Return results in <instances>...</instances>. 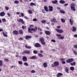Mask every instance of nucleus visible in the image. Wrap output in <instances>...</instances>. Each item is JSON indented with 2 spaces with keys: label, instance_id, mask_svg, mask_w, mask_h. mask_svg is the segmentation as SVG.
<instances>
[{
  "label": "nucleus",
  "instance_id": "f257e3e1",
  "mask_svg": "<svg viewBox=\"0 0 77 77\" xmlns=\"http://www.w3.org/2000/svg\"><path fill=\"white\" fill-rule=\"evenodd\" d=\"M75 4L74 3L70 4V8L73 11H75Z\"/></svg>",
  "mask_w": 77,
  "mask_h": 77
},
{
  "label": "nucleus",
  "instance_id": "f03ea898",
  "mask_svg": "<svg viewBox=\"0 0 77 77\" xmlns=\"http://www.w3.org/2000/svg\"><path fill=\"white\" fill-rule=\"evenodd\" d=\"M56 36L58 37V39H64V36H62L60 34H57Z\"/></svg>",
  "mask_w": 77,
  "mask_h": 77
},
{
  "label": "nucleus",
  "instance_id": "7ed1b4c3",
  "mask_svg": "<svg viewBox=\"0 0 77 77\" xmlns=\"http://www.w3.org/2000/svg\"><path fill=\"white\" fill-rule=\"evenodd\" d=\"M73 61H74V59L73 58H70L67 60L66 62L67 63H71V62H73Z\"/></svg>",
  "mask_w": 77,
  "mask_h": 77
},
{
  "label": "nucleus",
  "instance_id": "20e7f679",
  "mask_svg": "<svg viewBox=\"0 0 77 77\" xmlns=\"http://www.w3.org/2000/svg\"><path fill=\"white\" fill-rule=\"evenodd\" d=\"M56 31L58 32V33H63V30L61 29H57Z\"/></svg>",
  "mask_w": 77,
  "mask_h": 77
},
{
  "label": "nucleus",
  "instance_id": "39448f33",
  "mask_svg": "<svg viewBox=\"0 0 77 77\" xmlns=\"http://www.w3.org/2000/svg\"><path fill=\"white\" fill-rule=\"evenodd\" d=\"M48 8H49V11H50V12H51V11H53V7L51 6H48Z\"/></svg>",
  "mask_w": 77,
  "mask_h": 77
},
{
  "label": "nucleus",
  "instance_id": "423d86ee",
  "mask_svg": "<svg viewBox=\"0 0 77 77\" xmlns=\"http://www.w3.org/2000/svg\"><path fill=\"white\" fill-rule=\"evenodd\" d=\"M17 21L19 23H22V24H24V21H23V20L22 19H20Z\"/></svg>",
  "mask_w": 77,
  "mask_h": 77
},
{
  "label": "nucleus",
  "instance_id": "0eeeda50",
  "mask_svg": "<svg viewBox=\"0 0 77 77\" xmlns=\"http://www.w3.org/2000/svg\"><path fill=\"white\" fill-rule=\"evenodd\" d=\"M22 60L23 61H24L25 62L27 60V57L25 56H23L22 58Z\"/></svg>",
  "mask_w": 77,
  "mask_h": 77
},
{
  "label": "nucleus",
  "instance_id": "6e6552de",
  "mask_svg": "<svg viewBox=\"0 0 77 77\" xmlns=\"http://www.w3.org/2000/svg\"><path fill=\"white\" fill-rule=\"evenodd\" d=\"M64 69L65 70V72H67V73H69V72H68V71H69V69L67 67H66Z\"/></svg>",
  "mask_w": 77,
  "mask_h": 77
},
{
  "label": "nucleus",
  "instance_id": "1a4fd4ad",
  "mask_svg": "<svg viewBox=\"0 0 77 77\" xmlns=\"http://www.w3.org/2000/svg\"><path fill=\"white\" fill-rule=\"evenodd\" d=\"M54 65L55 66H58L59 65V62L57 61H55L54 63Z\"/></svg>",
  "mask_w": 77,
  "mask_h": 77
},
{
  "label": "nucleus",
  "instance_id": "9d476101",
  "mask_svg": "<svg viewBox=\"0 0 77 77\" xmlns=\"http://www.w3.org/2000/svg\"><path fill=\"white\" fill-rule=\"evenodd\" d=\"M5 15V13L4 12H1L0 13V16L1 17H4Z\"/></svg>",
  "mask_w": 77,
  "mask_h": 77
},
{
  "label": "nucleus",
  "instance_id": "9b49d317",
  "mask_svg": "<svg viewBox=\"0 0 77 77\" xmlns=\"http://www.w3.org/2000/svg\"><path fill=\"white\" fill-rule=\"evenodd\" d=\"M69 23L71 24V25L72 26V25L73 24V23H74L73 21L72 20H71V19H70L69 20Z\"/></svg>",
  "mask_w": 77,
  "mask_h": 77
},
{
  "label": "nucleus",
  "instance_id": "f8f14e48",
  "mask_svg": "<svg viewBox=\"0 0 77 77\" xmlns=\"http://www.w3.org/2000/svg\"><path fill=\"white\" fill-rule=\"evenodd\" d=\"M30 53V51H23V53H26V54H29Z\"/></svg>",
  "mask_w": 77,
  "mask_h": 77
},
{
  "label": "nucleus",
  "instance_id": "ddd939ff",
  "mask_svg": "<svg viewBox=\"0 0 77 77\" xmlns=\"http://www.w3.org/2000/svg\"><path fill=\"white\" fill-rule=\"evenodd\" d=\"M25 38L26 39H28L29 38H32V36H29V35H26V36L25 37Z\"/></svg>",
  "mask_w": 77,
  "mask_h": 77
},
{
  "label": "nucleus",
  "instance_id": "4468645a",
  "mask_svg": "<svg viewBox=\"0 0 77 77\" xmlns=\"http://www.w3.org/2000/svg\"><path fill=\"white\" fill-rule=\"evenodd\" d=\"M32 31H33L34 32H35L36 30H37V27H35V29L32 28L31 29Z\"/></svg>",
  "mask_w": 77,
  "mask_h": 77
},
{
  "label": "nucleus",
  "instance_id": "2eb2a0df",
  "mask_svg": "<svg viewBox=\"0 0 77 77\" xmlns=\"http://www.w3.org/2000/svg\"><path fill=\"white\" fill-rule=\"evenodd\" d=\"M36 56H33L30 57V59H36Z\"/></svg>",
  "mask_w": 77,
  "mask_h": 77
},
{
  "label": "nucleus",
  "instance_id": "dca6fc26",
  "mask_svg": "<svg viewBox=\"0 0 77 77\" xmlns=\"http://www.w3.org/2000/svg\"><path fill=\"white\" fill-rule=\"evenodd\" d=\"M63 74L61 73H57V77H60V76H62Z\"/></svg>",
  "mask_w": 77,
  "mask_h": 77
},
{
  "label": "nucleus",
  "instance_id": "f3484780",
  "mask_svg": "<svg viewBox=\"0 0 77 77\" xmlns=\"http://www.w3.org/2000/svg\"><path fill=\"white\" fill-rule=\"evenodd\" d=\"M35 47H40V44L38 43H36L35 45Z\"/></svg>",
  "mask_w": 77,
  "mask_h": 77
},
{
  "label": "nucleus",
  "instance_id": "a211bd4d",
  "mask_svg": "<svg viewBox=\"0 0 77 77\" xmlns=\"http://www.w3.org/2000/svg\"><path fill=\"white\" fill-rule=\"evenodd\" d=\"M70 64L71 66H74V65H76V63L75 62H74L73 63H70Z\"/></svg>",
  "mask_w": 77,
  "mask_h": 77
},
{
  "label": "nucleus",
  "instance_id": "6ab92c4d",
  "mask_svg": "<svg viewBox=\"0 0 77 77\" xmlns=\"http://www.w3.org/2000/svg\"><path fill=\"white\" fill-rule=\"evenodd\" d=\"M43 65L44 68H46L47 66V63H44Z\"/></svg>",
  "mask_w": 77,
  "mask_h": 77
},
{
  "label": "nucleus",
  "instance_id": "aec40b11",
  "mask_svg": "<svg viewBox=\"0 0 77 77\" xmlns=\"http://www.w3.org/2000/svg\"><path fill=\"white\" fill-rule=\"evenodd\" d=\"M45 33L46 34V35H50V31H45Z\"/></svg>",
  "mask_w": 77,
  "mask_h": 77
},
{
  "label": "nucleus",
  "instance_id": "412c9836",
  "mask_svg": "<svg viewBox=\"0 0 77 77\" xmlns=\"http://www.w3.org/2000/svg\"><path fill=\"white\" fill-rule=\"evenodd\" d=\"M44 9L46 12H48V7H47L46 6H45Z\"/></svg>",
  "mask_w": 77,
  "mask_h": 77
},
{
  "label": "nucleus",
  "instance_id": "4be33fe9",
  "mask_svg": "<svg viewBox=\"0 0 77 77\" xmlns=\"http://www.w3.org/2000/svg\"><path fill=\"white\" fill-rule=\"evenodd\" d=\"M59 2L60 3H61V4H64L65 2L63 0H61Z\"/></svg>",
  "mask_w": 77,
  "mask_h": 77
},
{
  "label": "nucleus",
  "instance_id": "5701e85b",
  "mask_svg": "<svg viewBox=\"0 0 77 77\" xmlns=\"http://www.w3.org/2000/svg\"><path fill=\"white\" fill-rule=\"evenodd\" d=\"M51 22L52 23H55V22H56V19L54 18L53 19H51Z\"/></svg>",
  "mask_w": 77,
  "mask_h": 77
},
{
  "label": "nucleus",
  "instance_id": "b1692460",
  "mask_svg": "<svg viewBox=\"0 0 77 77\" xmlns=\"http://www.w3.org/2000/svg\"><path fill=\"white\" fill-rule=\"evenodd\" d=\"M73 29H72L73 32H75L76 31V28L75 26L72 27Z\"/></svg>",
  "mask_w": 77,
  "mask_h": 77
},
{
  "label": "nucleus",
  "instance_id": "393cba45",
  "mask_svg": "<svg viewBox=\"0 0 77 77\" xmlns=\"http://www.w3.org/2000/svg\"><path fill=\"white\" fill-rule=\"evenodd\" d=\"M13 33L14 35H17V34H18V31L15 30L13 31Z\"/></svg>",
  "mask_w": 77,
  "mask_h": 77
},
{
  "label": "nucleus",
  "instance_id": "a878e982",
  "mask_svg": "<svg viewBox=\"0 0 77 77\" xmlns=\"http://www.w3.org/2000/svg\"><path fill=\"white\" fill-rule=\"evenodd\" d=\"M61 22L63 23H65V20L64 19H61Z\"/></svg>",
  "mask_w": 77,
  "mask_h": 77
},
{
  "label": "nucleus",
  "instance_id": "bb28decb",
  "mask_svg": "<svg viewBox=\"0 0 77 77\" xmlns=\"http://www.w3.org/2000/svg\"><path fill=\"white\" fill-rule=\"evenodd\" d=\"M38 56L39 57H42L43 55L42 54H40L39 53H38Z\"/></svg>",
  "mask_w": 77,
  "mask_h": 77
},
{
  "label": "nucleus",
  "instance_id": "cd10ccee",
  "mask_svg": "<svg viewBox=\"0 0 77 77\" xmlns=\"http://www.w3.org/2000/svg\"><path fill=\"white\" fill-rule=\"evenodd\" d=\"M70 69L71 70V71H74V67L73 66H71L70 68Z\"/></svg>",
  "mask_w": 77,
  "mask_h": 77
},
{
  "label": "nucleus",
  "instance_id": "c85d7f7f",
  "mask_svg": "<svg viewBox=\"0 0 77 77\" xmlns=\"http://www.w3.org/2000/svg\"><path fill=\"white\" fill-rule=\"evenodd\" d=\"M57 2H58L56 0L52 1V3L54 4H56V3H57Z\"/></svg>",
  "mask_w": 77,
  "mask_h": 77
},
{
  "label": "nucleus",
  "instance_id": "c756f323",
  "mask_svg": "<svg viewBox=\"0 0 77 77\" xmlns=\"http://www.w3.org/2000/svg\"><path fill=\"white\" fill-rule=\"evenodd\" d=\"M3 66V61L2 60H0V66Z\"/></svg>",
  "mask_w": 77,
  "mask_h": 77
},
{
  "label": "nucleus",
  "instance_id": "7c9ffc66",
  "mask_svg": "<svg viewBox=\"0 0 77 77\" xmlns=\"http://www.w3.org/2000/svg\"><path fill=\"white\" fill-rule=\"evenodd\" d=\"M73 52L75 55H77V51H75V50H73Z\"/></svg>",
  "mask_w": 77,
  "mask_h": 77
},
{
  "label": "nucleus",
  "instance_id": "2f4dec72",
  "mask_svg": "<svg viewBox=\"0 0 77 77\" xmlns=\"http://www.w3.org/2000/svg\"><path fill=\"white\" fill-rule=\"evenodd\" d=\"M30 5H31V6H33V5H34V6H36V4H35V3L32 2L30 3Z\"/></svg>",
  "mask_w": 77,
  "mask_h": 77
},
{
  "label": "nucleus",
  "instance_id": "473e14b6",
  "mask_svg": "<svg viewBox=\"0 0 77 77\" xmlns=\"http://www.w3.org/2000/svg\"><path fill=\"white\" fill-rule=\"evenodd\" d=\"M60 12L62 14H63L65 13V12L64 11L62 10H61L60 11Z\"/></svg>",
  "mask_w": 77,
  "mask_h": 77
},
{
  "label": "nucleus",
  "instance_id": "72a5a7b5",
  "mask_svg": "<svg viewBox=\"0 0 77 77\" xmlns=\"http://www.w3.org/2000/svg\"><path fill=\"white\" fill-rule=\"evenodd\" d=\"M18 63L20 65H22L23 64V62L22 61H20L18 62Z\"/></svg>",
  "mask_w": 77,
  "mask_h": 77
},
{
  "label": "nucleus",
  "instance_id": "f704fd0d",
  "mask_svg": "<svg viewBox=\"0 0 77 77\" xmlns=\"http://www.w3.org/2000/svg\"><path fill=\"white\" fill-rule=\"evenodd\" d=\"M39 41L41 42H43V41L44 40V39L42 38H40Z\"/></svg>",
  "mask_w": 77,
  "mask_h": 77
},
{
  "label": "nucleus",
  "instance_id": "c9c22d12",
  "mask_svg": "<svg viewBox=\"0 0 77 77\" xmlns=\"http://www.w3.org/2000/svg\"><path fill=\"white\" fill-rule=\"evenodd\" d=\"M24 65H26V66H28V65H29V64L27 63L26 62H25L24 63Z\"/></svg>",
  "mask_w": 77,
  "mask_h": 77
},
{
  "label": "nucleus",
  "instance_id": "e433bc0d",
  "mask_svg": "<svg viewBox=\"0 0 77 77\" xmlns=\"http://www.w3.org/2000/svg\"><path fill=\"white\" fill-rule=\"evenodd\" d=\"M14 3H16V4H17L19 3V1L17 0H16L14 2Z\"/></svg>",
  "mask_w": 77,
  "mask_h": 77
},
{
  "label": "nucleus",
  "instance_id": "4c0bfd02",
  "mask_svg": "<svg viewBox=\"0 0 77 77\" xmlns=\"http://www.w3.org/2000/svg\"><path fill=\"white\" fill-rule=\"evenodd\" d=\"M32 31V29H31L30 28H28V32H29V33H30Z\"/></svg>",
  "mask_w": 77,
  "mask_h": 77
},
{
  "label": "nucleus",
  "instance_id": "58836bf2",
  "mask_svg": "<svg viewBox=\"0 0 77 77\" xmlns=\"http://www.w3.org/2000/svg\"><path fill=\"white\" fill-rule=\"evenodd\" d=\"M45 22L46 21L45 20L41 21L42 23V24H45Z\"/></svg>",
  "mask_w": 77,
  "mask_h": 77
},
{
  "label": "nucleus",
  "instance_id": "ea45409f",
  "mask_svg": "<svg viewBox=\"0 0 77 77\" xmlns=\"http://www.w3.org/2000/svg\"><path fill=\"white\" fill-rule=\"evenodd\" d=\"M28 12L29 14H32V11L31 10H29Z\"/></svg>",
  "mask_w": 77,
  "mask_h": 77
},
{
  "label": "nucleus",
  "instance_id": "a19ab883",
  "mask_svg": "<svg viewBox=\"0 0 77 77\" xmlns=\"http://www.w3.org/2000/svg\"><path fill=\"white\" fill-rule=\"evenodd\" d=\"M18 40L20 41H23V38L22 37L20 38H18Z\"/></svg>",
  "mask_w": 77,
  "mask_h": 77
},
{
  "label": "nucleus",
  "instance_id": "79ce46f5",
  "mask_svg": "<svg viewBox=\"0 0 77 77\" xmlns=\"http://www.w3.org/2000/svg\"><path fill=\"white\" fill-rule=\"evenodd\" d=\"M31 73L33 74V73H35V71L34 70H32L31 71Z\"/></svg>",
  "mask_w": 77,
  "mask_h": 77
},
{
  "label": "nucleus",
  "instance_id": "37998d69",
  "mask_svg": "<svg viewBox=\"0 0 77 77\" xmlns=\"http://www.w3.org/2000/svg\"><path fill=\"white\" fill-rule=\"evenodd\" d=\"M41 43L43 45H45V42H44V41L42 42H41Z\"/></svg>",
  "mask_w": 77,
  "mask_h": 77
},
{
  "label": "nucleus",
  "instance_id": "c03bdc74",
  "mask_svg": "<svg viewBox=\"0 0 77 77\" xmlns=\"http://www.w3.org/2000/svg\"><path fill=\"white\" fill-rule=\"evenodd\" d=\"M5 9L6 10V11H8L9 10V7H8L5 6Z\"/></svg>",
  "mask_w": 77,
  "mask_h": 77
},
{
  "label": "nucleus",
  "instance_id": "a18cd8bd",
  "mask_svg": "<svg viewBox=\"0 0 77 77\" xmlns=\"http://www.w3.org/2000/svg\"><path fill=\"white\" fill-rule=\"evenodd\" d=\"M2 21H3V22H6V19L5 18H3L2 20Z\"/></svg>",
  "mask_w": 77,
  "mask_h": 77
},
{
  "label": "nucleus",
  "instance_id": "49530a36",
  "mask_svg": "<svg viewBox=\"0 0 77 77\" xmlns=\"http://www.w3.org/2000/svg\"><path fill=\"white\" fill-rule=\"evenodd\" d=\"M33 53L34 54H37V53H38V51H34Z\"/></svg>",
  "mask_w": 77,
  "mask_h": 77
},
{
  "label": "nucleus",
  "instance_id": "de8ad7c7",
  "mask_svg": "<svg viewBox=\"0 0 77 77\" xmlns=\"http://www.w3.org/2000/svg\"><path fill=\"white\" fill-rule=\"evenodd\" d=\"M25 47L26 48H27L28 49H31V47H27V45H26L25 46Z\"/></svg>",
  "mask_w": 77,
  "mask_h": 77
},
{
  "label": "nucleus",
  "instance_id": "09e8293b",
  "mask_svg": "<svg viewBox=\"0 0 77 77\" xmlns=\"http://www.w3.org/2000/svg\"><path fill=\"white\" fill-rule=\"evenodd\" d=\"M3 35H4V36H5V37H8V35L5 34V33L4 32H3Z\"/></svg>",
  "mask_w": 77,
  "mask_h": 77
},
{
  "label": "nucleus",
  "instance_id": "8fccbe9b",
  "mask_svg": "<svg viewBox=\"0 0 77 77\" xmlns=\"http://www.w3.org/2000/svg\"><path fill=\"white\" fill-rule=\"evenodd\" d=\"M4 60H5V61H6V62H8V61H9V59L7 58H5L4 59Z\"/></svg>",
  "mask_w": 77,
  "mask_h": 77
},
{
  "label": "nucleus",
  "instance_id": "3c124183",
  "mask_svg": "<svg viewBox=\"0 0 77 77\" xmlns=\"http://www.w3.org/2000/svg\"><path fill=\"white\" fill-rule=\"evenodd\" d=\"M19 32H20V34H22L23 33V30H20L19 31Z\"/></svg>",
  "mask_w": 77,
  "mask_h": 77
},
{
  "label": "nucleus",
  "instance_id": "603ef678",
  "mask_svg": "<svg viewBox=\"0 0 77 77\" xmlns=\"http://www.w3.org/2000/svg\"><path fill=\"white\" fill-rule=\"evenodd\" d=\"M32 21H37V19L35 18L33 19Z\"/></svg>",
  "mask_w": 77,
  "mask_h": 77
},
{
  "label": "nucleus",
  "instance_id": "864d4df0",
  "mask_svg": "<svg viewBox=\"0 0 77 77\" xmlns=\"http://www.w3.org/2000/svg\"><path fill=\"white\" fill-rule=\"evenodd\" d=\"M20 15H21V17H24V14H23V13H21L20 14Z\"/></svg>",
  "mask_w": 77,
  "mask_h": 77
},
{
  "label": "nucleus",
  "instance_id": "5fc2aeb1",
  "mask_svg": "<svg viewBox=\"0 0 77 77\" xmlns=\"http://www.w3.org/2000/svg\"><path fill=\"white\" fill-rule=\"evenodd\" d=\"M73 47L75 48H77V45H74L73 46Z\"/></svg>",
  "mask_w": 77,
  "mask_h": 77
},
{
  "label": "nucleus",
  "instance_id": "6e6d98bb",
  "mask_svg": "<svg viewBox=\"0 0 77 77\" xmlns=\"http://www.w3.org/2000/svg\"><path fill=\"white\" fill-rule=\"evenodd\" d=\"M51 41L53 42H56V41L55 40L52 39L51 40Z\"/></svg>",
  "mask_w": 77,
  "mask_h": 77
},
{
  "label": "nucleus",
  "instance_id": "4d7b16f0",
  "mask_svg": "<svg viewBox=\"0 0 77 77\" xmlns=\"http://www.w3.org/2000/svg\"><path fill=\"white\" fill-rule=\"evenodd\" d=\"M24 27H25V28H26V26H22V28L23 29H24Z\"/></svg>",
  "mask_w": 77,
  "mask_h": 77
},
{
  "label": "nucleus",
  "instance_id": "13d9d810",
  "mask_svg": "<svg viewBox=\"0 0 77 77\" xmlns=\"http://www.w3.org/2000/svg\"><path fill=\"white\" fill-rule=\"evenodd\" d=\"M38 30L41 31H41H42V29H41V28H38Z\"/></svg>",
  "mask_w": 77,
  "mask_h": 77
},
{
  "label": "nucleus",
  "instance_id": "bf43d9fd",
  "mask_svg": "<svg viewBox=\"0 0 77 77\" xmlns=\"http://www.w3.org/2000/svg\"><path fill=\"white\" fill-rule=\"evenodd\" d=\"M7 15L9 17H10L11 16V14L9 13H7Z\"/></svg>",
  "mask_w": 77,
  "mask_h": 77
},
{
  "label": "nucleus",
  "instance_id": "052dcab7",
  "mask_svg": "<svg viewBox=\"0 0 77 77\" xmlns=\"http://www.w3.org/2000/svg\"><path fill=\"white\" fill-rule=\"evenodd\" d=\"M68 4H65L64 5V6H68Z\"/></svg>",
  "mask_w": 77,
  "mask_h": 77
},
{
  "label": "nucleus",
  "instance_id": "680f3d73",
  "mask_svg": "<svg viewBox=\"0 0 77 77\" xmlns=\"http://www.w3.org/2000/svg\"><path fill=\"white\" fill-rule=\"evenodd\" d=\"M24 18H25V19H28V17H26V16H25L24 17Z\"/></svg>",
  "mask_w": 77,
  "mask_h": 77
},
{
  "label": "nucleus",
  "instance_id": "e2e57ef3",
  "mask_svg": "<svg viewBox=\"0 0 77 77\" xmlns=\"http://www.w3.org/2000/svg\"><path fill=\"white\" fill-rule=\"evenodd\" d=\"M62 63L63 64H65V61H62Z\"/></svg>",
  "mask_w": 77,
  "mask_h": 77
},
{
  "label": "nucleus",
  "instance_id": "0e129e2a",
  "mask_svg": "<svg viewBox=\"0 0 77 77\" xmlns=\"http://www.w3.org/2000/svg\"><path fill=\"white\" fill-rule=\"evenodd\" d=\"M60 60H62V61L65 60V59H64L63 58H60Z\"/></svg>",
  "mask_w": 77,
  "mask_h": 77
},
{
  "label": "nucleus",
  "instance_id": "69168bd1",
  "mask_svg": "<svg viewBox=\"0 0 77 77\" xmlns=\"http://www.w3.org/2000/svg\"><path fill=\"white\" fill-rule=\"evenodd\" d=\"M30 27H34V26L33 25H30L29 26Z\"/></svg>",
  "mask_w": 77,
  "mask_h": 77
},
{
  "label": "nucleus",
  "instance_id": "338daca9",
  "mask_svg": "<svg viewBox=\"0 0 77 77\" xmlns=\"http://www.w3.org/2000/svg\"><path fill=\"white\" fill-rule=\"evenodd\" d=\"M40 52L41 53H43V51H42V50H40Z\"/></svg>",
  "mask_w": 77,
  "mask_h": 77
},
{
  "label": "nucleus",
  "instance_id": "774afa93",
  "mask_svg": "<svg viewBox=\"0 0 77 77\" xmlns=\"http://www.w3.org/2000/svg\"><path fill=\"white\" fill-rule=\"evenodd\" d=\"M74 37H77V34H75L74 35Z\"/></svg>",
  "mask_w": 77,
  "mask_h": 77
}]
</instances>
